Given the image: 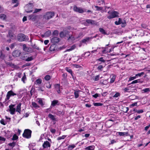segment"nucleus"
<instances>
[{"instance_id": "obj_41", "label": "nucleus", "mask_w": 150, "mask_h": 150, "mask_svg": "<svg viewBox=\"0 0 150 150\" xmlns=\"http://www.w3.org/2000/svg\"><path fill=\"white\" fill-rule=\"evenodd\" d=\"M93 104L95 106H101L103 105L101 103H93Z\"/></svg>"}, {"instance_id": "obj_15", "label": "nucleus", "mask_w": 150, "mask_h": 150, "mask_svg": "<svg viewBox=\"0 0 150 150\" xmlns=\"http://www.w3.org/2000/svg\"><path fill=\"white\" fill-rule=\"evenodd\" d=\"M86 22L88 24H91V25H96V22L92 20L91 19H87L86 20Z\"/></svg>"}, {"instance_id": "obj_45", "label": "nucleus", "mask_w": 150, "mask_h": 150, "mask_svg": "<svg viewBox=\"0 0 150 150\" xmlns=\"http://www.w3.org/2000/svg\"><path fill=\"white\" fill-rule=\"evenodd\" d=\"M36 82L38 84H40L42 83V80L41 79H39L36 80Z\"/></svg>"}, {"instance_id": "obj_2", "label": "nucleus", "mask_w": 150, "mask_h": 150, "mask_svg": "<svg viewBox=\"0 0 150 150\" xmlns=\"http://www.w3.org/2000/svg\"><path fill=\"white\" fill-rule=\"evenodd\" d=\"M108 13L109 15L107 16V17L108 19H112L118 16V13L115 11L111 12L110 11H109L108 12Z\"/></svg>"}, {"instance_id": "obj_64", "label": "nucleus", "mask_w": 150, "mask_h": 150, "mask_svg": "<svg viewBox=\"0 0 150 150\" xmlns=\"http://www.w3.org/2000/svg\"><path fill=\"white\" fill-rule=\"evenodd\" d=\"M143 112V110H137V112L139 114H140L142 113Z\"/></svg>"}, {"instance_id": "obj_55", "label": "nucleus", "mask_w": 150, "mask_h": 150, "mask_svg": "<svg viewBox=\"0 0 150 150\" xmlns=\"http://www.w3.org/2000/svg\"><path fill=\"white\" fill-rule=\"evenodd\" d=\"M103 68V66L102 65H100L98 66L97 69L98 70H102V69Z\"/></svg>"}, {"instance_id": "obj_3", "label": "nucleus", "mask_w": 150, "mask_h": 150, "mask_svg": "<svg viewBox=\"0 0 150 150\" xmlns=\"http://www.w3.org/2000/svg\"><path fill=\"white\" fill-rule=\"evenodd\" d=\"M31 133L32 131L31 130L29 129H25L23 134V136L25 138L29 139L31 137Z\"/></svg>"}, {"instance_id": "obj_18", "label": "nucleus", "mask_w": 150, "mask_h": 150, "mask_svg": "<svg viewBox=\"0 0 150 150\" xmlns=\"http://www.w3.org/2000/svg\"><path fill=\"white\" fill-rule=\"evenodd\" d=\"M95 147L94 145L86 147L85 149L86 150H94Z\"/></svg>"}, {"instance_id": "obj_42", "label": "nucleus", "mask_w": 150, "mask_h": 150, "mask_svg": "<svg viewBox=\"0 0 150 150\" xmlns=\"http://www.w3.org/2000/svg\"><path fill=\"white\" fill-rule=\"evenodd\" d=\"M67 137L66 135H63L62 136L59 137L57 138L58 140H60L62 139H64Z\"/></svg>"}, {"instance_id": "obj_59", "label": "nucleus", "mask_w": 150, "mask_h": 150, "mask_svg": "<svg viewBox=\"0 0 150 150\" xmlns=\"http://www.w3.org/2000/svg\"><path fill=\"white\" fill-rule=\"evenodd\" d=\"M33 59V58L32 57H28L26 59V61H30Z\"/></svg>"}, {"instance_id": "obj_54", "label": "nucleus", "mask_w": 150, "mask_h": 150, "mask_svg": "<svg viewBox=\"0 0 150 150\" xmlns=\"http://www.w3.org/2000/svg\"><path fill=\"white\" fill-rule=\"evenodd\" d=\"M16 145V143L15 142H13L9 144L8 145L10 146H12V147H14Z\"/></svg>"}, {"instance_id": "obj_27", "label": "nucleus", "mask_w": 150, "mask_h": 150, "mask_svg": "<svg viewBox=\"0 0 150 150\" xmlns=\"http://www.w3.org/2000/svg\"><path fill=\"white\" fill-rule=\"evenodd\" d=\"M99 30L100 32L102 34L104 35L107 34L106 32L104 30L103 28H99Z\"/></svg>"}, {"instance_id": "obj_8", "label": "nucleus", "mask_w": 150, "mask_h": 150, "mask_svg": "<svg viewBox=\"0 0 150 150\" xmlns=\"http://www.w3.org/2000/svg\"><path fill=\"white\" fill-rule=\"evenodd\" d=\"M16 95V94L14 92L12 91H8L7 93L6 96V99L7 100H9L11 96H14Z\"/></svg>"}, {"instance_id": "obj_61", "label": "nucleus", "mask_w": 150, "mask_h": 150, "mask_svg": "<svg viewBox=\"0 0 150 150\" xmlns=\"http://www.w3.org/2000/svg\"><path fill=\"white\" fill-rule=\"evenodd\" d=\"M137 83H142L143 82V80L142 79H137Z\"/></svg>"}, {"instance_id": "obj_32", "label": "nucleus", "mask_w": 150, "mask_h": 150, "mask_svg": "<svg viewBox=\"0 0 150 150\" xmlns=\"http://www.w3.org/2000/svg\"><path fill=\"white\" fill-rule=\"evenodd\" d=\"M58 102V100H54L52 102L51 105H52L53 106H54L56 105V104Z\"/></svg>"}, {"instance_id": "obj_4", "label": "nucleus", "mask_w": 150, "mask_h": 150, "mask_svg": "<svg viewBox=\"0 0 150 150\" xmlns=\"http://www.w3.org/2000/svg\"><path fill=\"white\" fill-rule=\"evenodd\" d=\"M54 15V13L53 12H47L44 16V18L46 20H48L52 18Z\"/></svg>"}, {"instance_id": "obj_43", "label": "nucleus", "mask_w": 150, "mask_h": 150, "mask_svg": "<svg viewBox=\"0 0 150 150\" xmlns=\"http://www.w3.org/2000/svg\"><path fill=\"white\" fill-rule=\"evenodd\" d=\"M8 36L10 38H11L13 36L12 32L11 30H9L8 33Z\"/></svg>"}, {"instance_id": "obj_23", "label": "nucleus", "mask_w": 150, "mask_h": 150, "mask_svg": "<svg viewBox=\"0 0 150 150\" xmlns=\"http://www.w3.org/2000/svg\"><path fill=\"white\" fill-rule=\"evenodd\" d=\"M48 117L53 121H55L56 120V118H55V116H54L51 114H49L48 115Z\"/></svg>"}, {"instance_id": "obj_46", "label": "nucleus", "mask_w": 150, "mask_h": 150, "mask_svg": "<svg viewBox=\"0 0 150 150\" xmlns=\"http://www.w3.org/2000/svg\"><path fill=\"white\" fill-rule=\"evenodd\" d=\"M142 91L144 93H146L149 92L150 90L149 88H147L143 89Z\"/></svg>"}, {"instance_id": "obj_49", "label": "nucleus", "mask_w": 150, "mask_h": 150, "mask_svg": "<svg viewBox=\"0 0 150 150\" xmlns=\"http://www.w3.org/2000/svg\"><path fill=\"white\" fill-rule=\"evenodd\" d=\"M63 32H64V34L65 35V36H67L69 35V32L68 30H64Z\"/></svg>"}, {"instance_id": "obj_14", "label": "nucleus", "mask_w": 150, "mask_h": 150, "mask_svg": "<svg viewBox=\"0 0 150 150\" xmlns=\"http://www.w3.org/2000/svg\"><path fill=\"white\" fill-rule=\"evenodd\" d=\"M21 103H19L17 106L16 108V111L18 112L19 114H21Z\"/></svg>"}, {"instance_id": "obj_35", "label": "nucleus", "mask_w": 150, "mask_h": 150, "mask_svg": "<svg viewBox=\"0 0 150 150\" xmlns=\"http://www.w3.org/2000/svg\"><path fill=\"white\" fill-rule=\"evenodd\" d=\"M51 78V77L49 75H47L44 77L46 81H49Z\"/></svg>"}, {"instance_id": "obj_12", "label": "nucleus", "mask_w": 150, "mask_h": 150, "mask_svg": "<svg viewBox=\"0 0 150 150\" xmlns=\"http://www.w3.org/2000/svg\"><path fill=\"white\" fill-rule=\"evenodd\" d=\"M21 52L19 50H16L14 51L13 53V55L15 57H17L20 56Z\"/></svg>"}, {"instance_id": "obj_52", "label": "nucleus", "mask_w": 150, "mask_h": 150, "mask_svg": "<svg viewBox=\"0 0 150 150\" xmlns=\"http://www.w3.org/2000/svg\"><path fill=\"white\" fill-rule=\"evenodd\" d=\"M99 77H100L99 75H98L95 76L94 80L95 81H98L99 80Z\"/></svg>"}, {"instance_id": "obj_29", "label": "nucleus", "mask_w": 150, "mask_h": 150, "mask_svg": "<svg viewBox=\"0 0 150 150\" xmlns=\"http://www.w3.org/2000/svg\"><path fill=\"white\" fill-rule=\"evenodd\" d=\"M122 20L120 18H119L118 19V21H115V23L116 25H118L119 24H120L122 23Z\"/></svg>"}, {"instance_id": "obj_63", "label": "nucleus", "mask_w": 150, "mask_h": 150, "mask_svg": "<svg viewBox=\"0 0 150 150\" xmlns=\"http://www.w3.org/2000/svg\"><path fill=\"white\" fill-rule=\"evenodd\" d=\"M138 83L137 79L135 80H134L133 81L129 84H135V83Z\"/></svg>"}, {"instance_id": "obj_10", "label": "nucleus", "mask_w": 150, "mask_h": 150, "mask_svg": "<svg viewBox=\"0 0 150 150\" xmlns=\"http://www.w3.org/2000/svg\"><path fill=\"white\" fill-rule=\"evenodd\" d=\"M74 10L75 11L80 13H81L84 12L82 8H78L76 6L74 7Z\"/></svg>"}, {"instance_id": "obj_57", "label": "nucleus", "mask_w": 150, "mask_h": 150, "mask_svg": "<svg viewBox=\"0 0 150 150\" xmlns=\"http://www.w3.org/2000/svg\"><path fill=\"white\" fill-rule=\"evenodd\" d=\"M41 10H42V9H40V8H39V9L36 8L35 9V11L33 13H37L38 12H39V11H40Z\"/></svg>"}, {"instance_id": "obj_62", "label": "nucleus", "mask_w": 150, "mask_h": 150, "mask_svg": "<svg viewBox=\"0 0 150 150\" xmlns=\"http://www.w3.org/2000/svg\"><path fill=\"white\" fill-rule=\"evenodd\" d=\"M99 94L98 93H96L95 94L93 95V96L95 98H96L97 97L99 96Z\"/></svg>"}, {"instance_id": "obj_11", "label": "nucleus", "mask_w": 150, "mask_h": 150, "mask_svg": "<svg viewBox=\"0 0 150 150\" xmlns=\"http://www.w3.org/2000/svg\"><path fill=\"white\" fill-rule=\"evenodd\" d=\"M59 38L57 37H53L51 39V41L52 43L54 44L59 42Z\"/></svg>"}, {"instance_id": "obj_47", "label": "nucleus", "mask_w": 150, "mask_h": 150, "mask_svg": "<svg viewBox=\"0 0 150 150\" xmlns=\"http://www.w3.org/2000/svg\"><path fill=\"white\" fill-rule=\"evenodd\" d=\"M120 95V93H116L113 96L114 98H117Z\"/></svg>"}, {"instance_id": "obj_31", "label": "nucleus", "mask_w": 150, "mask_h": 150, "mask_svg": "<svg viewBox=\"0 0 150 150\" xmlns=\"http://www.w3.org/2000/svg\"><path fill=\"white\" fill-rule=\"evenodd\" d=\"M51 32L50 31H46L44 34V36L48 37L51 34Z\"/></svg>"}, {"instance_id": "obj_16", "label": "nucleus", "mask_w": 150, "mask_h": 150, "mask_svg": "<svg viewBox=\"0 0 150 150\" xmlns=\"http://www.w3.org/2000/svg\"><path fill=\"white\" fill-rule=\"evenodd\" d=\"M95 7L96 8V11H101V12L103 13L104 11V9L102 7L98 6H95Z\"/></svg>"}, {"instance_id": "obj_36", "label": "nucleus", "mask_w": 150, "mask_h": 150, "mask_svg": "<svg viewBox=\"0 0 150 150\" xmlns=\"http://www.w3.org/2000/svg\"><path fill=\"white\" fill-rule=\"evenodd\" d=\"M18 1V0H12V3L13 4L16 3V5L14 6V7H16L18 5V3H17V1Z\"/></svg>"}, {"instance_id": "obj_19", "label": "nucleus", "mask_w": 150, "mask_h": 150, "mask_svg": "<svg viewBox=\"0 0 150 150\" xmlns=\"http://www.w3.org/2000/svg\"><path fill=\"white\" fill-rule=\"evenodd\" d=\"M23 49L24 51L28 52H30V48L27 47L25 44H24L23 45Z\"/></svg>"}, {"instance_id": "obj_25", "label": "nucleus", "mask_w": 150, "mask_h": 150, "mask_svg": "<svg viewBox=\"0 0 150 150\" xmlns=\"http://www.w3.org/2000/svg\"><path fill=\"white\" fill-rule=\"evenodd\" d=\"M76 147V145L74 144L69 145L68 147V150H72Z\"/></svg>"}, {"instance_id": "obj_20", "label": "nucleus", "mask_w": 150, "mask_h": 150, "mask_svg": "<svg viewBox=\"0 0 150 150\" xmlns=\"http://www.w3.org/2000/svg\"><path fill=\"white\" fill-rule=\"evenodd\" d=\"M36 16L34 15H31L28 16L30 20H32L33 21H35L36 19Z\"/></svg>"}, {"instance_id": "obj_7", "label": "nucleus", "mask_w": 150, "mask_h": 150, "mask_svg": "<svg viewBox=\"0 0 150 150\" xmlns=\"http://www.w3.org/2000/svg\"><path fill=\"white\" fill-rule=\"evenodd\" d=\"M15 106V105H11L9 106V111L11 115H14L15 114L16 109L14 108Z\"/></svg>"}, {"instance_id": "obj_58", "label": "nucleus", "mask_w": 150, "mask_h": 150, "mask_svg": "<svg viewBox=\"0 0 150 150\" xmlns=\"http://www.w3.org/2000/svg\"><path fill=\"white\" fill-rule=\"evenodd\" d=\"M51 85L50 84V83H46V87L49 88H51Z\"/></svg>"}, {"instance_id": "obj_60", "label": "nucleus", "mask_w": 150, "mask_h": 150, "mask_svg": "<svg viewBox=\"0 0 150 150\" xmlns=\"http://www.w3.org/2000/svg\"><path fill=\"white\" fill-rule=\"evenodd\" d=\"M97 60L99 61H100L103 62H105V60L103 59V58L102 57H101L99 59H98Z\"/></svg>"}, {"instance_id": "obj_1", "label": "nucleus", "mask_w": 150, "mask_h": 150, "mask_svg": "<svg viewBox=\"0 0 150 150\" xmlns=\"http://www.w3.org/2000/svg\"><path fill=\"white\" fill-rule=\"evenodd\" d=\"M0 58L4 61H10L12 59L10 52H6L4 50L1 51Z\"/></svg>"}, {"instance_id": "obj_56", "label": "nucleus", "mask_w": 150, "mask_h": 150, "mask_svg": "<svg viewBox=\"0 0 150 150\" xmlns=\"http://www.w3.org/2000/svg\"><path fill=\"white\" fill-rule=\"evenodd\" d=\"M6 64L7 65L9 66L10 67H13L14 65V64H13L12 63L10 62H7V63H6Z\"/></svg>"}, {"instance_id": "obj_50", "label": "nucleus", "mask_w": 150, "mask_h": 150, "mask_svg": "<svg viewBox=\"0 0 150 150\" xmlns=\"http://www.w3.org/2000/svg\"><path fill=\"white\" fill-rule=\"evenodd\" d=\"M59 35L60 37L61 38L64 37L65 36V35L64 34V33L63 31L61 32L60 33Z\"/></svg>"}, {"instance_id": "obj_13", "label": "nucleus", "mask_w": 150, "mask_h": 150, "mask_svg": "<svg viewBox=\"0 0 150 150\" xmlns=\"http://www.w3.org/2000/svg\"><path fill=\"white\" fill-rule=\"evenodd\" d=\"M62 87L60 86V85L59 84H57L55 85V88L56 90L57 91V93H60V89H62Z\"/></svg>"}, {"instance_id": "obj_34", "label": "nucleus", "mask_w": 150, "mask_h": 150, "mask_svg": "<svg viewBox=\"0 0 150 150\" xmlns=\"http://www.w3.org/2000/svg\"><path fill=\"white\" fill-rule=\"evenodd\" d=\"M69 39H71L72 40H75L76 39V38L75 35H74V36L73 35H71V36H69L68 39L69 40Z\"/></svg>"}, {"instance_id": "obj_39", "label": "nucleus", "mask_w": 150, "mask_h": 150, "mask_svg": "<svg viewBox=\"0 0 150 150\" xmlns=\"http://www.w3.org/2000/svg\"><path fill=\"white\" fill-rule=\"evenodd\" d=\"M75 47H76L74 45H73L71 47V48L67 50L66 51H71V50H73L75 48Z\"/></svg>"}, {"instance_id": "obj_22", "label": "nucleus", "mask_w": 150, "mask_h": 150, "mask_svg": "<svg viewBox=\"0 0 150 150\" xmlns=\"http://www.w3.org/2000/svg\"><path fill=\"white\" fill-rule=\"evenodd\" d=\"M90 39V37H86L82 40H81V42L83 43H86V42H88Z\"/></svg>"}, {"instance_id": "obj_28", "label": "nucleus", "mask_w": 150, "mask_h": 150, "mask_svg": "<svg viewBox=\"0 0 150 150\" xmlns=\"http://www.w3.org/2000/svg\"><path fill=\"white\" fill-rule=\"evenodd\" d=\"M31 105L33 106V107L35 108H40V106L37 105V104L34 102H32Z\"/></svg>"}, {"instance_id": "obj_24", "label": "nucleus", "mask_w": 150, "mask_h": 150, "mask_svg": "<svg viewBox=\"0 0 150 150\" xmlns=\"http://www.w3.org/2000/svg\"><path fill=\"white\" fill-rule=\"evenodd\" d=\"M6 18V15L4 14H0V19L3 20H5Z\"/></svg>"}, {"instance_id": "obj_5", "label": "nucleus", "mask_w": 150, "mask_h": 150, "mask_svg": "<svg viewBox=\"0 0 150 150\" xmlns=\"http://www.w3.org/2000/svg\"><path fill=\"white\" fill-rule=\"evenodd\" d=\"M33 7V4L31 3H30L28 4H27L26 6H25V8H28V10H25V11L26 12L28 13H30L32 12L33 11L32 10V8Z\"/></svg>"}, {"instance_id": "obj_51", "label": "nucleus", "mask_w": 150, "mask_h": 150, "mask_svg": "<svg viewBox=\"0 0 150 150\" xmlns=\"http://www.w3.org/2000/svg\"><path fill=\"white\" fill-rule=\"evenodd\" d=\"M121 24L122 27H125L126 25V22L125 20H122V22Z\"/></svg>"}, {"instance_id": "obj_37", "label": "nucleus", "mask_w": 150, "mask_h": 150, "mask_svg": "<svg viewBox=\"0 0 150 150\" xmlns=\"http://www.w3.org/2000/svg\"><path fill=\"white\" fill-rule=\"evenodd\" d=\"M137 78L136 76V75L135 74V76H131L129 78V81H131L133 80L136 79Z\"/></svg>"}, {"instance_id": "obj_33", "label": "nucleus", "mask_w": 150, "mask_h": 150, "mask_svg": "<svg viewBox=\"0 0 150 150\" xmlns=\"http://www.w3.org/2000/svg\"><path fill=\"white\" fill-rule=\"evenodd\" d=\"M144 74V72H142L141 73L137 74L136 75V76L137 77V78L138 77H140L141 76H143Z\"/></svg>"}, {"instance_id": "obj_21", "label": "nucleus", "mask_w": 150, "mask_h": 150, "mask_svg": "<svg viewBox=\"0 0 150 150\" xmlns=\"http://www.w3.org/2000/svg\"><path fill=\"white\" fill-rule=\"evenodd\" d=\"M81 91L80 90L74 91V95L76 98H77L79 97V92Z\"/></svg>"}, {"instance_id": "obj_26", "label": "nucleus", "mask_w": 150, "mask_h": 150, "mask_svg": "<svg viewBox=\"0 0 150 150\" xmlns=\"http://www.w3.org/2000/svg\"><path fill=\"white\" fill-rule=\"evenodd\" d=\"M37 100H38V103L41 106H43L44 105V104L43 103V100L41 98H38Z\"/></svg>"}, {"instance_id": "obj_6", "label": "nucleus", "mask_w": 150, "mask_h": 150, "mask_svg": "<svg viewBox=\"0 0 150 150\" xmlns=\"http://www.w3.org/2000/svg\"><path fill=\"white\" fill-rule=\"evenodd\" d=\"M28 37L23 34H20L18 35V38L20 41H23L26 40Z\"/></svg>"}, {"instance_id": "obj_17", "label": "nucleus", "mask_w": 150, "mask_h": 150, "mask_svg": "<svg viewBox=\"0 0 150 150\" xmlns=\"http://www.w3.org/2000/svg\"><path fill=\"white\" fill-rule=\"evenodd\" d=\"M75 35L76 38V39H80L83 36V32H80L78 35L75 34Z\"/></svg>"}, {"instance_id": "obj_30", "label": "nucleus", "mask_w": 150, "mask_h": 150, "mask_svg": "<svg viewBox=\"0 0 150 150\" xmlns=\"http://www.w3.org/2000/svg\"><path fill=\"white\" fill-rule=\"evenodd\" d=\"M115 78L116 76L115 75H113L112 77L111 78L110 81V83H113L115 80Z\"/></svg>"}, {"instance_id": "obj_9", "label": "nucleus", "mask_w": 150, "mask_h": 150, "mask_svg": "<svg viewBox=\"0 0 150 150\" xmlns=\"http://www.w3.org/2000/svg\"><path fill=\"white\" fill-rule=\"evenodd\" d=\"M50 146L51 144L50 143L47 141H45L42 144L43 149L48 148H50Z\"/></svg>"}, {"instance_id": "obj_48", "label": "nucleus", "mask_w": 150, "mask_h": 150, "mask_svg": "<svg viewBox=\"0 0 150 150\" xmlns=\"http://www.w3.org/2000/svg\"><path fill=\"white\" fill-rule=\"evenodd\" d=\"M6 140V139L3 137L1 136H0V144L1 143V141H3L4 142Z\"/></svg>"}, {"instance_id": "obj_38", "label": "nucleus", "mask_w": 150, "mask_h": 150, "mask_svg": "<svg viewBox=\"0 0 150 150\" xmlns=\"http://www.w3.org/2000/svg\"><path fill=\"white\" fill-rule=\"evenodd\" d=\"M65 69L67 72L70 73V74L72 73V70L69 67H66Z\"/></svg>"}, {"instance_id": "obj_53", "label": "nucleus", "mask_w": 150, "mask_h": 150, "mask_svg": "<svg viewBox=\"0 0 150 150\" xmlns=\"http://www.w3.org/2000/svg\"><path fill=\"white\" fill-rule=\"evenodd\" d=\"M18 138V137L15 134L13 135V138H12V140H16Z\"/></svg>"}, {"instance_id": "obj_44", "label": "nucleus", "mask_w": 150, "mask_h": 150, "mask_svg": "<svg viewBox=\"0 0 150 150\" xmlns=\"http://www.w3.org/2000/svg\"><path fill=\"white\" fill-rule=\"evenodd\" d=\"M21 79H22V81L24 83H25V81L26 79V75L25 73H24V76L22 77Z\"/></svg>"}, {"instance_id": "obj_40", "label": "nucleus", "mask_w": 150, "mask_h": 150, "mask_svg": "<svg viewBox=\"0 0 150 150\" xmlns=\"http://www.w3.org/2000/svg\"><path fill=\"white\" fill-rule=\"evenodd\" d=\"M118 134L120 136H123L125 135H126L127 134V133L119 132H118Z\"/></svg>"}]
</instances>
